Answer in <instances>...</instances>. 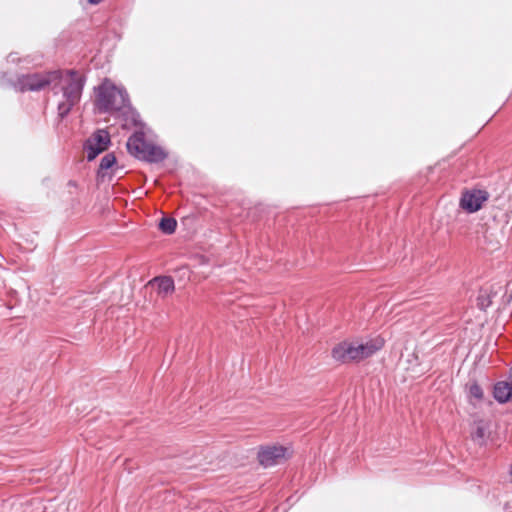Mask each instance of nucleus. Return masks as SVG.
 <instances>
[{
	"mask_svg": "<svg viewBox=\"0 0 512 512\" xmlns=\"http://www.w3.org/2000/svg\"><path fill=\"white\" fill-rule=\"evenodd\" d=\"M69 185L74 186L75 182L74 181H69Z\"/></svg>",
	"mask_w": 512,
	"mask_h": 512,
	"instance_id": "6ab92c4d",
	"label": "nucleus"
},
{
	"mask_svg": "<svg viewBox=\"0 0 512 512\" xmlns=\"http://www.w3.org/2000/svg\"><path fill=\"white\" fill-rule=\"evenodd\" d=\"M103 0H87V2L89 4H92V5H97L99 4L100 2H102Z\"/></svg>",
	"mask_w": 512,
	"mask_h": 512,
	"instance_id": "a211bd4d",
	"label": "nucleus"
},
{
	"mask_svg": "<svg viewBox=\"0 0 512 512\" xmlns=\"http://www.w3.org/2000/svg\"><path fill=\"white\" fill-rule=\"evenodd\" d=\"M111 144L110 134L105 129L96 130L83 145L87 152V160H94L100 153L106 151Z\"/></svg>",
	"mask_w": 512,
	"mask_h": 512,
	"instance_id": "39448f33",
	"label": "nucleus"
},
{
	"mask_svg": "<svg viewBox=\"0 0 512 512\" xmlns=\"http://www.w3.org/2000/svg\"><path fill=\"white\" fill-rule=\"evenodd\" d=\"M488 198L489 194L485 190H465L460 198V207L468 213H475L482 208Z\"/></svg>",
	"mask_w": 512,
	"mask_h": 512,
	"instance_id": "423d86ee",
	"label": "nucleus"
},
{
	"mask_svg": "<svg viewBox=\"0 0 512 512\" xmlns=\"http://www.w3.org/2000/svg\"><path fill=\"white\" fill-rule=\"evenodd\" d=\"M129 154L148 163H160L167 158V153L158 145L149 143L142 130L135 131L126 143Z\"/></svg>",
	"mask_w": 512,
	"mask_h": 512,
	"instance_id": "f03ea898",
	"label": "nucleus"
},
{
	"mask_svg": "<svg viewBox=\"0 0 512 512\" xmlns=\"http://www.w3.org/2000/svg\"><path fill=\"white\" fill-rule=\"evenodd\" d=\"M475 429L471 433V438L473 441L478 442L479 444L485 443L486 438V432H487V425L484 423L483 420L475 421Z\"/></svg>",
	"mask_w": 512,
	"mask_h": 512,
	"instance_id": "ddd939ff",
	"label": "nucleus"
},
{
	"mask_svg": "<svg viewBox=\"0 0 512 512\" xmlns=\"http://www.w3.org/2000/svg\"><path fill=\"white\" fill-rule=\"evenodd\" d=\"M116 162L117 159L115 154L107 153L100 161L98 175H100L102 171L112 168L116 164Z\"/></svg>",
	"mask_w": 512,
	"mask_h": 512,
	"instance_id": "2eb2a0df",
	"label": "nucleus"
},
{
	"mask_svg": "<svg viewBox=\"0 0 512 512\" xmlns=\"http://www.w3.org/2000/svg\"><path fill=\"white\" fill-rule=\"evenodd\" d=\"M152 282L157 284L158 293L164 296L172 293L175 289L174 280L170 276L155 277Z\"/></svg>",
	"mask_w": 512,
	"mask_h": 512,
	"instance_id": "f8f14e48",
	"label": "nucleus"
},
{
	"mask_svg": "<svg viewBox=\"0 0 512 512\" xmlns=\"http://www.w3.org/2000/svg\"><path fill=\"white\" fill-rule=\"evenodd\" d=\"M286 448L283 446H262L258 451L257 457L259 463L264 467H271L285 458Z\"/></svg>",
	"mask_w": 512,
	"mask_h": 512,
	"instance_id": "0eeeda50",
	"label": "nucleus"
},
{
	"mask_svg": "<svg viewBox=\"0 0 512 512\" xmlns=\"http://www.w3.org/2000/svg\"><path fill=\"white\" fill-rule=\"evenodd\" d=\"M66 74L70 77V80L61 88L64 101L57 106V114L60 120L68 116L73 107L80 102L86 83V77L80 75L76 70H67Z\"/></svg>",
	"mask_w": 512,
	"mask_h": 512,
	"instance_id": "7ed1b4c3",
	"label": "nucleus"
},
{
	"mask_svg": "<svg viewBox=\"0 0 512 512\" xmlns=\"http://www.w3.org/2000/svg\"><path fill=\"white\" fill-rule=\"evenodd\" d=\"M177 227V221L172 217H163L159 222V229L167 235L173 234Z\"/></svg>",
	"mask_w": 512,
	"mask_h": 512,
	"instance_id": "4468645a",
	"label": "nucleus"
},
{
	"mask_svg": "<svg viewBox=\"0 0 512 512\" xmlns=\"http://www.w3.org/2000/svg\"><path fill=\"white\" fill-rule=\"evenodd\" d=\"M493 396L498 403H506L512 397V383L506 381L497 382L494 386Z\"/></svg>",
	"mask_w": 512,
	"mask_h": 512,
	"instance_id": "9b49d317",
	"label": "nucleus"
},
{
	"mask_svg": "<svg viewBox=\"0 0 512 512\" xmlns=\"http://www.w3.org/2000/svg\"><path fill=\"white\" fill-rule=\"evenodd\" d=\"M468 392L471 397H473L477 400L483 399V396H484L483 390L477 382H474L469 386Z\"/></svg>",
	"mask_w": 512,
	"mask_h": 512,
	"instance_id": "dca6fc26",
	"label": "nucleus"
},
{
	"mask_svg": "<svg viewBox=\"0 0 512 512\" xmlns=\"http://www.w3.org/2000/svg\"><path fill=\"white\" fill-rule=\"evenodd\" d=\"M479 300V303L478 305L481 307V309H485L486 307H488L490 305V301H488L487 303H485L484 300H481L480 298L478 299Z\"/></svg>",
	"mask_w": 512,
	"mask_h": 512,
	"instance_id": "f3484780",
	"label": "nucleus"
},
{
	"mask_svg": "<svg viewBox=\"0 0 512 512\" xmlns=\"http://www.w3.org/2000/svg\"><path fill=\"white\" fill-rule=\"evenodd\" d=\"M332 358L339 363L357 362L358 354L356 345L352 342L343 341L332 348Z\"/></svg>",
	"mask_w": 512,
	"mask_h": 512,
	"instance_id": "6e6552de",
	"label": "nucleus"
},
{
	"mask_svg": "<svg viewBox=\"0 0 512 512\" xmlns=\"http://www.w3.org/2000/svg\"><path fill=\"white\" fill-rule=\"evenodd\" d=\"M117 114L122 118L124 129L132 127H139L141 130L144 127V123L141 121L140 114L131 106L130 100L127 102V106L122 111H118Z\"/></svg>",
	"mask_w": 512,
	"mask_h": 512,
	"instance_id": "1a4fd4ad",
	"label": "nucleus"
},
{
	"mask_svg": "<svg viewBox=\"0 0 512 512\" xmlns=\"http://www.w3.org/2000/svg\"><path fill=\"white\" fill-rule=\"evenodd\" d=\"M384 345L382 339L370 340L365 343L356 345V351L358 354L357 362H360L379 351Z\"/></svg>",
	"mask_w": 512,
	"mask_h": 512,
	"instance_id": "9d476101",
	"label": "nucleus"
},
{
	"mask_svg": "<svg viewBox=\"0 0 512 512\" xmlns=\"http://www.w3.org/2000/svg\"><path fill=\"white\" fill-rule=\"evenodd\" d=\"M95 108L99 113H117L122 111L129 100L127 91L122 87L115 86L111 81L105 79L95 89Z\"/></svg>",
	"mask_w": 512,
	"mask_h": 512,
	"instance_id": "f257e3e1",
	"label": "nucleus"
},
{
	"mask_svg": "<svg viewBox=\"0 0 512 512\" xmlns=\"http://www.w3.org/2000/svg\"><path fill=\"white\" fill-rule=\"evenodd\" d=\"M62 78L61 70H54L45 73L22 74L17 77L13 87L19 92L40 91L48 85L59 82Z\"/></svg>",
	"mask_w": 512,
	"mask_h": 512,
	"instance_id": "20e7f679",
	"label": "nucleus"
}]
</instances>
